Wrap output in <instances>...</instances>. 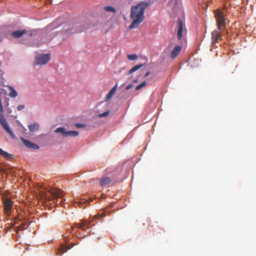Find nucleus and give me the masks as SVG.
<instances>
[{
    "label": "nucleus",
    "instance_id": "36",
    "mask_svg": "<svg viewBox=\"0 0 256 256\" xmlns=\"http://www.w3.org/2000/svg\"><path fill=\"white\" fill-rule=\"evenodd\" d=\"M138 82V81H137V80H134V82Z\"/></svg>",
    "mask_w": 256,
    "mask_h": 256
},
{
    "label": "nucleus",
    "instance_id": "31",
    "mask_svg": "<svg viewBox=\"0 0 256 256\" xmlns=\"http://www.w3.org/2000/svg\"><path fill=\"white\" fill-rule=\"evenodd\" d=\"M68 230V232H69L70 233H72V234H75L76 233V232H74V227L73 226H70V230Z\"/></svg>",
    "mask_w": 256,
    "mask_h": 256
},
{
    "label": "nucleus",
    "instance_id": "16",
    "mask_svg": "<svg viewBox=\"0 0 256 256\" xmlns=\"http://www.w3.org/2000/svg\"><path fill=\"white\" fill-rule=\"evenodd\" d=\"M8 89L10 91L8 95L10 98H14L17 96V92L15 90L13 87L10 86H8Z\"/></svg>",
    "mask_w": 256,
    "mask_h": 256
},
{
    "label": "nucleus",
    "instance_id": "25",
    "mask_svg": "<svg viewBox=\"0 0 256 256\" xmlns=\"http://www.w3.org/2000/svg\"><path fill=\"white\" fill-rule=\"evenodd\" d=\"M146 82L144 81L143 82H142L141 84H140L138 85L136 88V90H140V88H142L144 87V86H146Z\"/></svg>",
    "mask_w": 256,
    "mask_h": 256
},
{
    "label": "nucleus",
    "instance_id": "7",
    "mask_svg": "<svg viewBox=\"0 0 256 256\" xmlns=\"http://www.w3.org/2000/svg\"><path fill=\"white\" fill-rule=\"evenodd\" d=\"M178 38L180 40L182 37V34L185 28L184 24L180 18L178 20Z\"/></svg>",
    "mask_w": 256,
    "mask_h": 256
},
{
    "label": "nucleus",
    "instance_id": "2",
    "mask_svg": "<svg viewBox=\"0 0 256 256\" xmlns=\"http://www.w3.org/2000/svg\"><path fill=\"white\" fill-rule=\"evenodd\" d=\"M214 14L218 30H214L212 32V42L214 44L217 42L218 40L222 39V36L220 31L223 30V27L226 24L224 14L220 10H216L214 11Z\"/></svg>",
    "mask_w": 256,
    "mask_h": 256
},
{
    "label": "nucleus",
    "instance_id": "28",
    "mask_svg": "<svg viewBox=\"0 0 256 256\" xmlns=\"http://www.w3.org/2000/svg\"><path fill=\"white\" fill-rule=\"evenodd\" d=\"M24 108H25L24 105V104H20V105L18 106L17 110L18 111H21L22 110H24Z\"/></svg>",
    "mask_w": 256,
    "mask_h": 256
},
{
    "label": "nucleus",
    "instance_id": "23",
    "mask_svg": "<svg viewBox=\"0 0 256 256\" xmlns=\"http://www.w3.org/2000/svg\"><path fill=\"white\" fill-rule=\"evenodd\" d=\"M128 58L130 60H135L138 58V56L136 54H131L128 55Z\"/></svg>",
    "mask_w": 256,
    "mask_h": 256
},
{
    "label": "nucleus",
    "instance_id": "20",
    "mask_svg": "<svg viewBox=\"0 0 256 256\" xmlns=\"http://www.w3.org/2000/svg\"><path fill=\"white\" fill-rule=\"evenodd\" d=\"M57 27H58V26H57V25L56 24V22H54L52 23L51 24H50L48 26H46V30L48 32H50V30H52L56 28Z\"/></svg>",
    "mask_w": 256,
    "mask_h": 256
},
{
    "label": "nucleus",
    "instance_id": "29",
    "mask_svg": "<svg viewBox=\"0 0 256 256\" xmlns=\"http://www.w3.org/2000/svg\"><path fill=\"white\" fill-rule=\"evenodd\" d=\"M105 214L102 212V214H98L97 216H95V218H104L105 216Z\"/></svg>",
    "mask_w": 256,
    "mask_h": 256
},
{
    "label": "nucleus",
    "instance_id": "10",
    "mask_svg": "<svg viewBox=\"0 0 256 256\" xmlns=\"http://www.w3.org/2000/svg\"><path fill=\"white\" fill-rule=\"evenodd\" d=\"M27 31L26 30H18L12 32L10 35L14 38H20Z\"/></svg>",
    "mask_w": 256,
    "mask_h": 256
},
{
    "label": "nucleus",
    "instance_id": "13",
    "mask_svg": "<svg viewBox=\"0 0 256 256\" xmlns=\"http://www.w3.org/2000/svg\"><path fill=\"white\" fill-rule=\"evenodd\" d=\"M0 156H2L3 157L6 158L8 160H11L12 158V154H10L9 153L7 152H6L0 148Z\"/></svg>",
    "mask_w": 256,
    "mask_h": 256
},
{
    "label": "nucleus",
    "instance_id": "22",
    "mask_svg": "<svg viewBox=\"0 0 256 256\" xmlns=\"http://www.w3.org/2000/svg\"><path fill=\"white\" fill-rule=\"evenodd\" d=\"M104 10L105 11L108 12H116V8L112 6H106L104 7Z\"/></svg>",
    "mask_w": 256,
    "mask_h": 256
},
{
    "label": "nucleus",
    "instance_id": "9",
    "mask_svg": "<svg viewBox=\"0 0 256 256\" xmlns=\"http://www.w3.org/2000/svg\"><path fill=\"white\" fill-rule=\"evenodd\" d=\"M182 47L180 46H176L170 54V57L172 59L175 58L180 52Z\"/></svg>",
    "mask_w": 256,
    "mask_h": 256
},
{
    "label": "nucleus",
    "instance_id": "12",
    "mask_svg": "<svg viewBox=\"0 0 256 256\" xmlns=\"http://www.w3.org/2000/svg\"><path fill=\"white\" fill-rule=\"evenodd\" d=\"M118 84H116L115 86H114L109 92L106 96V100H110L113 95L115 94L116 90H117Z\"/></svg>",
    "mask_w": 256,
    "mask_h": 256
},
{
    "label": "nucleus",
    "instance_id": "18",
    "mask_svg": "<svg viewBox=\"0 0 256 256\" xmlns=\"http://www.w3.org/2000/svg\"><path fill=\"white\" fill-rule=\"evenodd\" d=\"M74 246V244H72V245L71 246H69L68 245L62 246L60 249V252L64 253V252H66L68 250H70Z\"/></svg>",
    "mask_w": 256,
    "mask_h": 256
},
{
    "label": "nucleus",
    "instance_id": "3",
    "mask_svg": "<svg viewBox=\"0 0 256 256\" xmlns=\"http://www.w3.org/2000/svg\"><path fill=\"white\" fill-rule=\"evenodd\" d=\"M40 192L42 196L49 200L60 198L64 195V192L58 188L50 189L48 192H45L44 190H40Z\"/></svg>",
    "mask_w": 256,
    "mask_h": 256
},
{
    "label": "nucleus",
    "instance_id": "4",
    "mask_svg": "<svg viewBox=\"0 0 256 256\" xmlns=\"http://www.w3.org/2000/svg\"><path fill=\"white\" fill-rule=\"evenodd\" d=\"M50 60V54H40L34 58L35 65H43L47 64Z\"/></svg>",
    "mask_w": 256,
    "mask_h": 256
},
{
    "label": "nucleus",
    "instance_id": "17",
    "mask_svg": "<svg viewBox=\"0 0 256 256\" xmlns=\"http://www.w3.org/2000/svg\"><path fill=\"white\" fill-rule=\"evenodd\" d=\"M39 126L38 124L34 123L29 125L28 128L30 132H34L38 130Z\"/></svg>",
    "mask_w": 256,
    "mask_h": 256
},
{
    "label": "nucleus",
    "instance_id": "1",
    "mask_svg": "<svg viewBox=\"0 0 256 256\" xmlns=\"http://www.w3.org/2000/svg\"><path fill=\"white\" fill-rule=\"evenodd\" d=\"M150 4V0L142 1L136 5L132 6L130 10V18L132 22L129 26L130 30L137 28L144 20L145 10Z\"/></svg>",
    "mask_w": 256,
    "mask_h": 256
},
{
    "label": "nucleus",
    "instance_id": "26",
    "mask_svg": "<svg viewBox=\"0 0 256 256\" xmlns=\"http://www.w3.org/2000/svg\"><path fill=\"white\" fill-rule=\"evenodd\" d=\"M110 114V111H106L104 113L100 114L98 115L99 118H103L107 116Z\"/></svg>",
    "mask_w": 256,
    "mask_h": 256
},
{
    "label": "nucleus",
    "instance_id": "21",
    "mask_svg": "<svg viewBox=\"0 0 256 256\" xmlns=\"http://www.w3.org/2000/svg\"><path fill=\"white\" fill-rule=\"evenodd\" d=\"M69 27V26H68ZM74 31H73L72 29L70 28H66L64 29V31L62 32V33L64 34L66 36H68L69 34L74 32Z\"/></svg>",
    "mask_w": 256,
    "mask_h": 256
},
{
    "label": "nucleus",
    "instance_id": "8",
    "mask_svg": "<svg viewBox=\"0 0 256 256\" xmlns=\"http://www.w3.org/2000/svg\"><path fill=\"white\" fill-rule=\"evenodd\" d=\"M20 140H22L24 144L28 148L34 150H38L39 148V146L37 144L24 139L22 137L20 138Z\"/></svg>",
    "mask_w": 256,
    "mask_h": 256
},
{
    "label": "nucleus",
    "instance_id": "19",
    "mask_svg": "<svg viewBox=\"0 0 256 256\" xmlns=\"http://www.w3.org/2000/svg\"><path fill=\"white\" fill-rule=\"evenodd\" d=\"M144 66V64H142L135 66H134L132 68H131L129 70L128 74H131L135 72L136 71L138 70L142 66Z\"/></svg>",
    "mask_w": 256,
    "mask_h": 256
},
{
    "label": "nucleus",
    "instance_id": "5",
    "mask_svg": "<svg viewBox=\"0 0 256 256\" xmlns=\"http://www.w3.org/2000/svg\"><path fill=\"white\" fill-rule=\"evenodd\" d=\"M0 124L4 130L12 138H14L15 136L10 130L7 122L2 114H0Z\"/></svg>",
    "mask_w": 256,
    "mask_h": 256
},
{
    "label": "nucleus",
    "instance_id": "37",
    "mask_svg": "<svg viewBox=\"0 0 256 256\" xmlns=\"http://www.w3.org/2000/svg\"><path fill=\"white\" fill-rule=\"evenodd\" d=\"M12 226H10V228H11Z\"/></svg>",
    "mask_w": 256,
    "mask_h": 256
},
{
    "label": "nucleus",
    "instance_id": "15",
    "mask_svg": "<svg viewBox=\"0 0 256 256\" xmlns=\"http://www.w3.org/2000/svg\"><path fill=\"white\" fill-rule=\"evenodd\" d=\"M79 132L76 130L66 131V137H76L78 136Z\"/></svg>",
    "mask_w": 256,
    "mask_h": 256
},
{
    "label": "nucleus",
    "instance_id": "24",
    "mask_svg": "<svg viewBox=\"0 0 256 256\" xmlns=\"http://www.w3.org/2000/svg\"><path fill=\"white\" fill-rule=\"evenodd\" d=\"M81 222L83 226L84 227L86 226V228H88V226H89V225L90 224V221H88L87 220H82Z\"/></svg>",
    "mask_w": 256,
    "mask_h": 256
},
{
    "label": "nucleus",
    "instance_id": "32",
    "mask_svg": "<svg viewBox=\"0 0 256 256\" xmlns=\"http://www.w3.org/2000/svg\"><path fill=\"white\" fill-rule=\"evenodd\" d=\"M76 128H84V124L80 123H78L76 124Z\"/></svg>",
    "mask_w": 256,
    "mask_h": 256
},
{
    "label": "nucleus",
    "instance_id": "11",
    "mask_svg": "<svg viewBox=\"0 0 256 256\" xmlns=\"http://www.w3.org/2000/svg\"><path fill=\"white\" fill-rule=\"evenodd\" d=\"M100 182L102 186H106L112 182V179L108 176H104L100 180Z\"/></svg>",
    "mask_w": 256,
    "mask_h": 256
},
{
    "label": "nucleus",
    "instance_id": "30",
    "mask_svg": "<svg viewBox=\"0 0 256 256\" xmlns=\"http://www.w3.org/2000/svg\"><path fill=\"white\" fill-rule=\"evenodd\" d=\"M76 227L78 228H80L82 229V230H84V228L82 222L80 224H76Z\"/></svg>",
    "mask_w": 256,
    "mask_h": 256
},
{
    "label": "nucleus",
    "instance_id": "14",
    "mask_svg": "<svg viewBox=\"0 0 256 256\" xmlns=\"http://www.w3.org/2000/svg\"><path fill=\"white\" fill-rule=\"evenodd\" d=\"M55 133H60L64 137H66V130L64 127H60L56 128L54 130Z\"/></svg>",
    "mask_w": 256,
    "mask_h": 256
},
{
    "label": "nucleus",
    "instance_id": "33",
    "mask_svg": "<svg viewBox=\"0 0 256 256\" xmlns=\"http://www.w3.org/2000/svg\"><path fill=\"white\" fill-rule=\"evenodd\" d=\"M132 84H130L126 86V90H128L130 89V88H132Z\"/></svg>",
    "mask_w": 256,
    "mask_h": 256
},
{
    "label": "nucleus",
    "instance_id": "6",
    "mask_svg": "<svg viewBox=\"0 0 256 256\" xmlns=\"http://www.w3.org/2000/svg\"><path fill=\"white\" fill-rule=\"evenodd\" d=\"M2 202L5 212H10L12 208V202L8 198H4Z\"/></svg>",
    "mask_w": 256,
    "mask_h": 256
},
{
    "label": "nucleus",
    "instance_id": "35",
    "mask_svg": "<svg viewBox=\"0 0 256 256\" xmlns=\"http://www.w3.org/2000/svg\"><path fill=\"white\" fill-rule=\"evenodd\" d=\"M19 220L18 217H16V218H15V220H14L15 222H16V221L17 220Z\"/></svg>",
    "mask_w": 256,
    "mask_h": 256
},
{
    "label": "nucleus",
    "instance_id": "34",
    "mask_svg": "<svg viewBox=\"0 0 256 256\" xmlns=\"http://www.w3.org/2000/svg\"><path fill=\"white\" fill-rule=\"evenodd\" d=\"M150 72H146V74H145V76H148L150 75Z\"/></svg>",
    "mask_w": 256,
    "mask_h": 256
},
{
    "label": "nucleus",
    "instance_id": "27",
    "mask_svg": "<svg viewBox=\"0 0 256 256\" xmlns=\"http://www.w3.org/2000/svg\"><path fill=\"white\" fill-rule=\"evenodd\" d=\"M24 226H25V224H22L21 226H19L17 228L16 232H18L20 230H24V228H25Z\"/></svg>",
    "mask_w": 256,
    "mask_h": 256
}]
</instances>
